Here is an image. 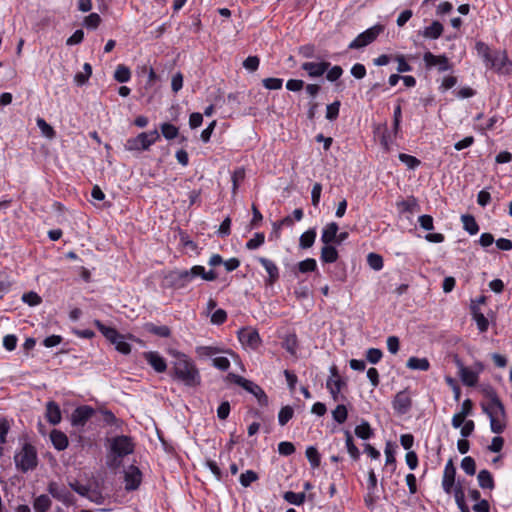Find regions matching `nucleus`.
I'll return each instance as SVG.
<instances>
[{"instance_id":"412c9836","label":"nucleus","mask_w":512,"mask_h":512,"mask_svg":"<svg viewBox=\"0 0 512 512\" xmlns=\"http://www.w3.org/2000/svg\"><path fill=\"white\" fill-rule=\"evenodd\" d=\"M50 439L54 448L58 451H63L68 447V437L60 430L53 429L50 433Z\"/></svg>"},{"instance_id":"13d9d810","label":"nucleus","mask_w":512,"mask_h":512,"mask_svg":"<svg viewBox=\"0 0 512 512\" xmlns=\"http://www.w3.org/2000/svg\"><path fill=\"white\" fill-rule=\"evenodd\" d=\"M258 478H259V476L255 471L247 470L246 472H244L240 475L239 481L243 487H249L251 485V483L258 480Z\"/></svg>"},{"instance_id":"bb28decb","label":"nucleus","mask_w":512,"mask_h":512,"mask_svg":"<svg viewBox=\"0 0 512 512\" xmlns=\"http://www.w3.org/2000/svg\"><path fill=\"white\" fill-rule=\"evenodd\" d=\"M459 376L462 383L468 387L476 386L479 380L478 372H475L469 368H463L459 373Z\"/></svg>"},{"instance_id":"3c124183","label":"nucleus","mask_w":512,"mask_h":512,"mask_svg":"<svg viewBox=\"0 0 512 512\" xmlns=\"http://www.w3.org/2000/svg\"><path fill=\"white\" fill-rule=\"evenodd\" d=\"M333 419L339 423L343 424L348 417V411L344 404H338L336 408L332 411Z\"/></svg>"},{"instance_id":"39448f33","label":"nucleus","mask_w":512,"mask_h":512,"mask_svg":"<svg viewBox=\"0 0 512 512\" xmlns=\"http://www.w3.org/2000/svg\"><path fill=\"white\" fill-rule=\"evenodd\" d=\"M110 451L112 455L120 458L132 454L134 452V443L132 438L126 435L116 436L112 439Z\"/></svg>"},{"instance_id":"de8ad7c7","label":"nucleus","mask_w":512,"mask_h":512,"mask_svg":"<svg viewBox=\"0 0 512 512\" xmlns=\"http://www.w3.org/2000/svg\"><path fill=\"white\" fill-rule=\"evenodd\" d=\"M367 263L370 268L379 271L383 268V257L380 254L371 252L367 255Z\"/></svg>"},{"instance_id":"ddd939ff","label":"nucleus","mask_w":512,"mask_h":512,"mask_svg":"<svg viewBox=\"0 0 512 512\" xmlns=\"http://www.w3.org/2000/svg\"><path fill=\"white\" fill-rule=\"evenodd\" d=\"M124 480L125 489L127 491L137 490L142 482L141 470L138 467L131 465L128 471L125 472Z\"/></svg>"},{"instance_id":"09e8293b","label":"nucleus","mask_w":512,"mask_h":512,"mask_svg":"<svg viewBox=\"0 0 512 512\" xmlns=\"http://www.w3.org/2000/svg\"><path fill=\"white\" fill-rule=\"evenodd\" d=\"M226 381L234 383V384L242 387L243 389H248V387L251 385V380H248V379H246L238 374L232 373V372H230L226 375Z\"/></svg>"},{"instance_id":"79ce46f5","label":"nucleus","mask_w":512,"mask_h":512,"mask_svg":"<svg viewBox=\"0 0 512 512\" xmlns=\"http://www.w3.org/2000/svg\"><path fill=\"white\" fill-rule=\"evenodd\" d=\"M51 506V500L50 498L42 494L35 498L33 502V507L35 509V512H47L50 509Z\"/></svg>"},{"instance_id":"393cba45","label":"nucleus","mask_w":512,"mask_h":512,"mask_svg":"<svg viewBox=\"0 0 512 512\" xmlns=\"http://www.w3.org/2000/svg\"><path fill=\"white\" fill-rule=\"evenodd\" d=\"M344 386H346V382L340 377H338V379H332L330 377L326 382V387L329 390L334 401L338 400L339 393Z\"/></svg>"},{"instance_id":"680f3d73","label":"nucleus","mask_w":512,"mask_h":512,"mask_svg":"<svg viewBox=\"0 0 512 512\" xmlns=\"http://www.w3.org/2000/svg\"><path fill=\"white\" fill-rule=\"evenodd\" d=\"M22 301L29 306H37L42 302V298L36 292L30 291L23 294Z\"/></svg>"},{"instance_id":"423d86ee","label":"nucleus","mask_w":512,"mask_h":512,"mask_svg":"<svg viewBox=\"0 0 512 512\" xmlns=\"http://www.w3.org/2000/svg\"><path fill=\"white\" fill-rule=\"evenodd\" d=\"M423 61L427 69L437 67L439 72L449 71L453 68L452 63L445 54L434 55L432 52L428 51L424 53Z\"/></svg>"},{"instance_id":"f8f14e48","label":"nucleus","mask_w":512,"mask_h":512,"mask_svg":"<svg viewBox=\"0 0 512 512\" xmlns=\"http://www.w3.org/2000/svg\"><path fill=\"white\" fill-rule=\"evenodd\" d=\"M392 406L395 412L399 415H405L410 411L412 407V399L407 390H402L395 395L392 401Z\"/></svg>"},{"instance_id":"aec40b11","label":"nucleus","mask_w":512,"mask_h":512,"mask_svg":"<svg viewBox=\"0 0 512 512\" xmlns=\"http://www.w3.org/2000/svg\"><path fill=\"white\" fill-rule=\"evenodd\" d=\"M339 226L336 222L328 223L322 230L321 241L325 244H334L337 238Z\"/></svg>"},{"instance_id":"8fccbe9b","label":"nucleus","mask_w":512,"mask_h":512,"mask_svg":"<svg viewBox=\"0 0 512 512\" xmlns=\"http://www.w3.org/2000/svg\"><path fill=\"white\" fill-rule=\"evenodd\" d=\"M454 497H455L456 504L461 512L463 510H466L467 508H469L465 501V494H464L463 487L460 484L456 485L454 488Z\"/></svg>"},{"instance_id":"f257e3e1","label":"nucleus","mask_w":512,"mask_h":512,"mask_svg":"<svg viewBox=\"0 0 512 512\" xmlns=\"http://www.w3.org/2000/svg\"><path fill=\"white\" fill-rule=\"evenodd\" d=\"M170 376L173 380L187 387H197L201 384V375L195 363L185 354L177 352L172 363Z\"/></svg>"},{"instance_id":"49530a36","label":"nucleus","mask_w":512,"mask_h":512,"mask_svg":"<svg viewBox=\"0 0 512 512\" xmlns=\"http://www.w3.org/2000/svg\"><path fill=\"white\" fill-rule=\"evenodd\" d=\"M283 498L288 503L299 506L304 503L306 495L304 492L295 493L293 491H287L284 493Z\"/></svg>"},{"instance_id":"9d476101","label":"nucleus","mask_w":512,"mask_h":512,"mask_svg":"<svg viewBox=\"0 0 512 512\" xmlns=\"http://www.w3.org/2000/svg\"><path fill=\"white\" fill-rule=\"evenodd\" d=\"M165 281L173 289L184 288L190 282L187 270H172L165 275Z\"/></svg>"},{"instance_id":"774afa93","label":"nucleus","mask_w":512,"mask_h":512,"mask_svg":"<svg viewBox=\"0 0 512 512\" xmlns=\"http://www.w3.org/2000/svg\"><path fill=\"white\" fill-rule=\"evenodd\" d=\"M418 222H419L420 227L426 231H431L434 229V220L431 215H428V214L421 215L418 218Z\"/></svg>"},{"instance_id":"bf43d9fd","label":"nucleus","mask_w":512,"mask_h":512,"mask_svg":"<svg viewBox=\"0 0 512 512\" xmlns=\"http://www.w3.org/2000/svg\"><path fill=\"white\" fill-rule=\"evenodd\" d=\"M102 19L97 13H91L88 16L85 17L83 25L87 29H96L99 27Z\"/></svg>"},{"instance_id":"cd10ccee","label":"nucleus","mask_w":512,"mask_h":512,"mask_svg":"<svg viewBox=\"0 0 512 512\" xmlns=\"http://www.w3.org/2000/svg\"><path fill=\"white\" fill-rule=\"evenodd\" d=\"M144 329L148 333L162 338H168L171 335V329L166 325L157 326L154 323L149 322L144 325Z\"/></svg>"},{"instance_id":"052dcab7","label":"nucleus","mask_w":512,"mask_h":512,"mask_svg":"<svg viewBox=\"0 0 512 512\" xmlns=\"http://www.w3.org/2000/svg\"><path fill=\"white\" fill-rule=\"evenodd\" d=\"M366 360L371 364H377L383 357L382 350L378 348H369L365 354Z\"/></svg>"},{"instance_id":"4d7b16f0","label":"nucleus","mask_w":512,"mask_h":512,"mask_svg":"<svg viewBox=\"0 0 512 512\" xmlns=\"http://www.w3.org/2000/svg\"><path fill=\"white\" fill-rule=\"evenodd\" d=\"M340 106H341V102L339 100H335L333 103L327 105L326 119L329 121L336 120L339 116Z\"/></svg>"},{"instance_id":"a211bd4d","label":"nucleus","mask_w":512,"mask_h":512,"mask_svg":"<svg viewBox=\"0 0 512 512\" xmlns=\"http://www.w3.org/2000/svg\"><path fill=\"white\" fill-rule=\"evenodd\" d=\"M94 325L97 327V329L102 333V335L109 340L112 344L116 343V340L123 338V335L120 334L116 328L106 326L103 324L100 320L95 319Z\"/></svg>"},{"instance_id":"20e7f679","label":"nucleus","mask_w":512,"mask_h":512,"mask_svg":"<svg viewBox=\"0 0 512 512\" xmlns=\"http://www.w3.org/2000/svg\"><path fill=\"white\" fill-rule=\"evenodd\" d=\"M160 138L161 134L156 129H154L153 131L142 132L139 133L136 137L127 139L124 147L127 151L142 152L149 150V148L157 141H159Z\"/></svg>"},{"instance_id":"473e14b6","label":"nucleus","mask_w":512,"mask_h":512,"mask_svg":"<svg viewBox=\"0 0 512 512\" xmlns=\"http://www.w3.org/2000/svg\"><path fill=\"white\" fill-rule=\"evenodd\" d=\"M298 346V337L295 333L286 335L282 342V347L292 356L296 355Z\"/></svg>"},{"instance_id":"f3484780","label":"nucleus","mask_w":512,"mask_h":512,"mask_svg":"<svg viewBox=\"0 0 512 512\" xmlns=\"http://www.w3.org/2000/svg\"><path fill=\"white\" fill-rule=\"evenodd\" d=\"M470 313L472 316V319L475 321L477 325V329L480 333L487 332L490 321L489 319L481 312L480 307H470Z\"/></svg>"},{"instance_id":"2eb2a0df","label":"nucleus","mask_w":512,"mask_h":512,"mask_svg":"<svg viewBox=\"0 0 512 512\" xmlns=\"http://www.w3.org/2000/svg\"><path fill=\"white\" fill-rule=\"evenodd\" d=\"M456 468L452 459H449L445 465L442 479L443 490L450 494L455 484Z\"/></svg>"},{"instance_id":"37998d69","label":"nucleus","mask_w":512,"mask_h":512,"mask_svg":"<svg viewBox=\"0 0 512 512\" xmlns=\"http://www.w3.org/2000/svg\"><path fill=\"white\" fill-rule=\"evenodd\" d=\"M114 78L119 83H126L131 78V71L124 64H120V65L117 66V68L115 70Z\"/></svg>"},{"instance_id":"603ef678","label":"nucleus","mask_w":512,"mask_h":512,"mask_svg":"<svg viewBox=\"0 0 512 512\" xmlns=\"http://www.w3.org/2000/svg\"><path fill=\"white\" fill-rule=\"evenodd\" d=\"M37 126L41 130L42 134L46 136L49 139H52L55 137L56 132L53 129V127L48 124L45 119L38 117L36 120Z\"/></svg>"},{"instance_id":"58836bf2","label":"nucleus","mask_w":512,"mask_h":512,"mask_svg":"<svg viewBox=\"0 0 512 512\" xmlns=\"http://www.w3.org/2000/svg\"><path fill=\"white\" fill-rule=\"evenodd\" d=\"M196 352L199 356H206L211 357L213 355L219 354V353H229L234 354L231 350H223L216 346H199L196 348Z\"/></svg>"},{"instance_id":"72a5a7b5","label":"nucleus","mask_w":512,"mask_h":512,"mask_svg":"<svg viewBox=\"0 0 512 512\" xmlns=\"http://www.w3.org/2000/svg\"><path fill=\"white\" fill-rule=\"evenodd\" d=\"M317 271V262L314 258H307L303 261H300L294 270V274L297 275L299 273H309Z\"/></svg>"},{"instance_id":"c85d7f7f","label":"nucleus","mask_w":512,"mask_h":512,"mask_svg":"<svg viewBox=\"0 0 512 512\" xmlns=\"http://www.w3.org/2000/svg\"><path fill=\"white\" fill-rule=\"evenodd\" d=\"M345 435V445L347 448V452L349 453L350 457L354 461H358L360 458V451L357 448V446L354 444L353 436L349 430L344 431Z\"/></svg>"},{"instance_id":"5701e85b","label":"nucleus","mask_w":512,"mask_h":512,"mask_svg":"<svg viewBox=\"0 0 512 512\" xmlns=\"http://www.w3.org/2000/svg\"><path fill=\"white\" fill-rule=\"evenodd\" d=\"M327 273L333 281L345 282L347 278L346 266L343 262L337 263L331 268H327Z\"/></svg>"},{"instance_id":"f03ea898","label":"nucleus","mask_w":512,"mask_h":512,"mask_svg":"<svg viewBox=\"0 0 512 512\" xmlns=\"http://www.w3.org/2000/svg\"><path fill=\"white\" fill-rule=\"evenodd\" d=\"M485 396L490 399L488 404H481L483 412L490 419V428L493 433L501 434L506 429V410L497 392L493 388L485 390Z\"/></svg>"},{"instance_id":"9b49d317","label":"nucleus","mask_w":512,"mask_h":512,"mask_svg":"<svg viewBox=\"0 0 512 512\" xmlns=\"http://www.w3.org/2000/svg\"><path fill=\"white\" fill-rule=\"evenodd\" d=\"M95 414L94 408L88 405L78 406L71 415L72 426H84L88 420Z\"/></svg>"},{"instance_id":"338daca9","label":"nucleus","mask_w":512,"mask_h":512,"mask_svg":"<svg viewBox=\"0 0 512 512\" xmlns=\"http://www.w3.org/2000/svg\"><path fill=\"white\" fill-rule=\"evenodd\" d=\"M326 79L330 82L337 81L343 74V69L339 65H335L333 67H329V69L326 71Z\"/></svg>"},{"instance_id":"864d4df0","label":"nucleus","mask_w":512,"mask_h":512,"mask_svg":"<svg viewBox=\"0 0 512 512\" xmlns=\"http://www.w3.org/2000/svg\"><path fill=\"white\" fill-rule=\"evenodd\" d=\"M265 242V235L263 232H257L254 234V237L246 242L245 247L248 250H255L263 245Z\"/></svg>"},{"instance_id":"4be33fe9","label":"nucleus","mask_w":512,"mask_h":512,"mask_svg":"<svg viewBox=\"0 0 512 512\" xmlns=\"http://www.w3.org/2000/svg\"><path fill=\"white\" fill-rule=\"evenodd\" d=\"M339 258L338 250L332 244H328L322 247L320 259L324 264L336 263Z\"/></svg>"},{"instance_id":"a19ab883","label":"nucleus","mask_w":512,"mask_h":512,"mask_svg":"<svg viewBox=\"0 0 512 512\" xmlns=\"http://www.w3.org/2000/svg\"><path fill=\"white\" fill-rule=\"evenodd\" d=\"M83 70V72H78L74 76V81L77 86H83L87 83L92 74V66L89 63H85L83 65Z\"/></svg>"},{"instance_id":"0eeeda50","label":"nucleus","mask_w":512,"mask_h":512,"mask_svg":"<svg viewBox=\"0 0 512 512\" xmlns=\"http://www.w3.org/2000/svg\"><path fill=\"white\" fill-rule=\"evenodd\" d=\"M237 334L240 343L252 350L258 349L262 343L258 331L252 327H243Z\"/></svg>"},{"instance_id":"69168bd1","label":"nucleus","mask_w":512,"mask_h":512,"mask_svg":"<svg viewBox=\"0 0 512 512\" xmlns=\"http://www.w3.org/2000/svg\"><path fill=\"white\" fill-rule=\"evenodd\" d=\"M69 486L73 491L83 497L88 496V493L90 492V487L88 485L81 484L77 480L70 482Z\"/></svg>"},{"instance_id":"a878e982","label":"nucleus","mask_w":512,"mask_h":512,"mask_svg":"<svg viewBox=\"0 0 512 512\" xmlns=\"http://www.w3.org/2000/svg\"><path fill=\"white\" fill-rule=\"evenodd\" d=\"M397 206L401 213L413 214L414 212L420 210L418 200L414 196H411L406 200L398 202Z\"/></svg>"},{"instance_id":"5fc2aeb1","label":"nucleus","mask_w":512,"mask_h":512,"mask_svg":"<svg viewBox=\"0 0 512 512\" xmlns=\"http://www.w3.org/2000/svg\"><path fill=\"white\" fill-rule=\"evenodd\" d=\"M461 468L469 475L473 476L476 473V462L471 456H466L461 461Z\"/></svg>"},{"instance_id":"a18cd8bd","label":"nucleus","mask_w":512,"mask_h":512,"mask_svg":"<svg viewBox=\"0 0 512 512\" xmlns=\"http://www.w3.org/2000/svg\"><path fill=\"white\" fill-rule=\"evenodd\" d=\"M305 454H306V457H307L310 465L313 468H318L320 466L321 455L318 452L316 447H314V446L307 447Z\"/></svg>"},{"instance_id":"ea45409f","label":"nucleus","mask_w":512,"mask_h":512,"mask_svg":"<svg viewBox=\"0 0 512 512\" xmlns=\"http://www.w3.org/2000/svg\"><path fill=\"white\" fill-rule=\"evenodd\" d=\"M10 423L7 418H0V457L3 456V445L7 442V435L10 431Z\"/></svg>"},{"instance_id":"4c0bfd02","label":"nucleus","mask_w":512,"mask_h":512,"mask_svg":"<svg viewBox=\"0 0 512 512\" xmlns=\"http://www.w3.org/2000/svg\"><path fill=\"white\" fill-rule=\"evenodd\" d=\"M161 134L167 140H173L179 136V128L169 122L160 125Z\"/></svg>"},{"instance_id":"f704fd0d","label":"nucleus","mask_w":512,"mask_h":512,"mask_svg":"<svg viewBox=\"0 0 512 512\" xmlns=\"http://www.w3.org/2000/svg\"><path fill=\"white\" fill-rule=\"evenodd\" d=\"M406 366L412 370L427 371L430 368V362L427 358L410 357Z\"/></svg>"},{"instance_id":"1a4fd4ad","label":"nucleus","mask_w":512,"mask_h":512,"mask_svg":"<svg viewBox=\"0 0 512 512\" xmlns=\"http://www.w3.org/2000/svg\"><path fill=\"white\" fill-rule=\"evenodd\" d=\"M257 261L264 267L268 274V277L264 280L265 286H274L280 279V271L277 265L272 260L265 257H257Z\"/></svg>"},{"instance_id":"dca6fc26","label":"nucleus","mask_w":512,"mask_h":512,"mask_svg":"<svg viewBox=\"0 0 512 512\" xmlns=\"http://www.w3.org/2000/svg\"><path fill=\"white\" fill-rule=\"evenodd\" d=\"M143 357L157 373H164L167 370L166 360L158 352L147 351L143 353Z\"/></svg>"},{"instance_id":"b1692460","label":"nucleus","mask_w":512,"mask_h":512,"mask_svg":"<svg viewBox=\"0 0 512 512\" xmlns=\"http://www.w3.org/2000/svg\"><path fill=\"white\" fill-rule=\"evenodd\" d=\"M479 487L482 489L493 490L495 487V481L491 472L487 469H482L477 475Z\"/></svg>"},{"instance_id":"0e129e2a","label":"nucleus","mask_w":512,"mask_h":512,"mask_svg":"<svg viewBox=\"0 0 512 512\" xmlns=\"http://www.w3.org/2000/svg\"><path fill=\"white\" fill-rule=\"evenodd\" d=\"M295 446L292 442L282 441L278 444V452L282 456H290L295 453Z\"/></svg>"},{"instance_id":"7c9ffc66","label":"nucleus","mask_w":512,"mask_h":512,"mask_svg":"<svg viewBox=\"0 0 512 512\" xmlns=\"http://www.w3.org/2000/svg\"><path fill=\"white\" fill-rule=\"evenodd\" d=\"M316 235L315 228H310L305 231L299 238V247L304 250L311 248L314 245Z\"/></svg>"},{"instance_id":"c756f323","label":"nucleus","mask_w":512,"mask_h":512,"mask_svg":"<svg viewBox=\"0 0 512 512\" xmlns=\"http://www.w3.org/2000/svg\"><path fill=\"white\" fill-rule=\"evenodd\" d=\"M444 27L439 21H433L430 26L425 27L422 35L425 38L438 39L443 33Z\"/></svg>"},{"instance_id":"e2e57ef3","label":"nucleus","mask_w":512,"mask_h":512,"mask_svg":"<svg viewBox=\"0 0 512 512\" xmlns=\"http://www.w3.org/2000/svg\"><path fill=\"white\" fill-rule=\"evenodd\" d=\"M262 84L266 89L269 90H278L282 88L283 79L269 77L262 80Z\"/></svg>"},{"instance_id":"6e6d98bb","label":"nucleus","mask_w":512,"mask_h":512,"mask_svg":"<svg viewBox=\"0 0 512 512\" xmlns=\"http://www.w3.org/2000/svg\"><path fill=\"white\" fill-rule=\"evenodd\" d=\"M398 159L412 170L416 169L421 164V161L418 158L405 153H400L398 155Z\"/></svg>"},{"instance_id":"6e6552de","label":"nucleus","mask_w":512,"mask_h":512,"mask_svg":"<svg viewBox=\"0 0 512 512\" xmlns=\"http://www.w3.org/2000/svg\"><path fill=\"white\" fill-rule=\"evenodd\" d=\"M381 27L374 26L360 33L348 46L349 49H359L371 44L379 35Z\"/></svg>"},{"instance_id":"4468645a","label":"nucleus","mask_w":512,"mask_h":512,"mask_svg":"<svg viewBox=\"0 0 512 512\" xmlns=\"http://www.w3.org/2000/svg\"><path fill=\"white\" fill-rule=\"evenodd\" d=\"M331 66L330 62H304L301 65V69L306 71L308 76L311 78L321 77Z\"/></svg>"},{"instance_id":"c03bdc74","label":"nucleus","mask_w":512,"mask_h":512,"mask_svg":"<svg viewBox=\"0 0 512 512\" xmlns=\"http://www.w3.org/2000/svg\"><path fill=\"white\" fill-rule=\"evenodd\" d=\"M294 416V409L290 405L283 406L278 413V423L285 426Z\"/></svg>"},{"instance_id":"e433bc0d","label":"nucleus","mask_w":512,"mask_h":512,"mask_svg":"<svg viewBox=\"0 0 512 512\" xmlns=\"http://www.w3.org/2000/svg\"><path fill=\"white\" fill-rule=\"evenodd\" d=\"M48 492L56 499L66 501L67 497L70 496V492L60 487L56 482H50L48 485Z\"/></svg>"},{"instance_id":"6ab92c4d","label":"nucleus","mask_w":512,"mask_h":512,"mask_svg":"<svg viewBox=\"0 0 512 512\" xmlns=\"http://www.w3.org/2000/svg\"><path fill=\"white\" fill-rule=\"evenodd\" d=\"M46 419L52 425H57L61 422L62 414L60 406L55 401H49L46 404Z\"/></svg>"},{"instance_id":"7ed1b4c3","label":"nucleus","mask_w":512,"mask_h":512,"mask_svg":"<svg viewBox=\"0 0 512 512\" xmlns=\"http://www.w3.org/2000/svg\"><path fill=\"white\" fill-rule=\"evenodd\" d=\"M16 468L26 473L38 465L37 450L31 443H24L21 450L14 455Z\"/></svg>"},{"instance_id":"2f4dec72","label":"nucleus","mask_w":512,"mask_h":512,"mask_svg":"<svg viewBox=\"0 0 512 512\" xmlns=\"http://www.w3.org/2000/svg\"><path fill=\"white\" fill-rule=\"evenodd\" d=\"M354 433L362 440H368L374 436V430L366 420H363L361 424L355 427Z\"/></svg>"},{"instance_id":"c9c22d12","label":"nucleus","mask_w":512,"mask_h":512,"mask_svg":"<svg viewBox=\"0 0 512 512\" xmlns=\"http://www.w3.org/2000/svg\"><path fill=\"white\" fill-rule=\"evenodd\" d=\"M461 221L463 223L464 230L470 235H475L479 232V225L473 215L464 214L461 216Z\"/></svg>"}]
</instances>
